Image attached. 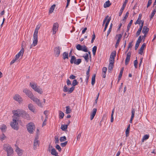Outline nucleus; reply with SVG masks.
<instances>
[{
	"label": "nucleus",
	"instance_id": "f257e3e1",
	"mask_svg": "<svg viewBox=\"0 0 156 156\" xmlns=\"http://www.w3.org/2000/svg\"><path fill=\"white\" fill-rule=\"evenodd\" d=\"M38 30H35L33 35V43L30 45V49L35 46L38 42Z\"/></svg>",
	"mask_w": 156,
	"mask_h": 156
},
{
	"label": "nucleus",
	"instance_id": "f03ea898",
	"mask_svg": "<svg viewBox=\"0 0 156 156\" xmlns=\"http://www.w3.org/2000/svg\"><path fill=\"white\" fill-rule=\"evenodd\" d=\"M3 149L7 152V156H11L13 154V150L11 146L8 144H4L3 146Z\"/></svg>",
	"mask_w": 156,
	"mask_h": 156
},
{
	"label": "nucleus",
	"instance_id": "7ed1b4c3",
	"mask_svg": "<svg viewBox=\"0 0 156 156\" xmlns=\"http://www.w3.org/2000/svg\"><path fill=\"white\" fill-rule=\"evenodd\" d=\"M30 85L31 87L36 92L40 94H42L43 91L41 88L38 86L37 84L34 83H30Z\"/></svg>",
	"mask_w": 156,
	"mask_h": 156
},
{
	"label": "nucleus",
	"instance_id": "20e7f679",
	"mask_svg": "<svg viewBox=\"0 0 156 156\" xmlns=\"http://www.w3.org/2000/svg\"><path fill=\"white\" fill-rule=\"evenodd\" d=\"M22 111L23 110L20 109L13 111L12 112L13 115L12 118L18 120L19 117L21 116Z\"/></svg>",
	"mask_w": 156,
	"mask_h": 156
},
{
	"label": "nucleus",
	"instance_id": "39448f33",
	"mask_svg": "<svg viewBox=\"0 0 156 156\" xmlns=\"http://www.w3.org/2000/svg\"><path fill=\"white\" fill-rule=\"evenodd\" d=\"M27 130L29 133L32 134L35 129V126L32 122H30L27 125Z\"/></svg>",
	"mask_w": 156,
	"mask_h": 156
},
{
	"label": "nucleus",
	"instance_id": "423d86ee",
	"mask_svg": "<svg viewBox=\"0 0 156 156\" xmlns=\"http://www.w3.org/2000/svg\"><path fill=\"white\" fill-rule=\"evenodd\" d=\"M18 119L12 118V121L10 123V125L14 129L17 130L19 129L18 124L17 122Z\"/></svg>",
	"mask_w": 156,
	"mask_h": 156
},
{
	"label": "nucleus",
	"instance_id": "0eeeda50",
	"mask_svg": "<svg viewBox=\"0 0 156 156\" xmlns=\"http://www.w3.org/2000/svg\"><path fill=\"white\" fill-rule=\"evenodd\" d=\"M30 99L38 106L41 107H43V105L41 102L40 100L36 97H35L34 95Z\"/></svg>",
	"mask_w": 156,
	"mask_h": 156
},
{
	"label": "nucleus",
	"instance_id": "6e6552de",
	"mask_svg": "<svg viewBox=\"0 0 156 156\" xmlns=\"http://www.w3.org/2000/svg\"><path fill=\"white\" fill-rule=\"evenodd\" d=\"M81 60L80 59H78L76 60L74 56L72 55L71 56L70 61L71 64L74 63L75 64L78 65L81 63Z\"/></svg>",
	"mask_w": 156,
	"mask_h": 156
},
{
	"label": "nucleus",
	"instance_id": "1a4fd4ad",
	"mask_svg": "<svg viewBox=\"0 0 156 156\" xmlns=\"http://www.w3.org/2000/svg\"><path fill=\"white\" fill-rule=\"evenodd\" d=\"M76 48L79 51H82L85 52L88 51L85 45L81 46L80 44H78L76 46Z\"/></svg>",
	"mask_w": 156,
	"mask_h": 156
},
{
	"label": "nucleus",
	"instance_id": "9d476101",
	"mask_svg": "<svg viewBox=\"0 0 156 156\" xmlns=\"http://www.w3.org/2000/svg\"><path fill=\"white\" fill-rule=\"evenodd\" d=\"M23 91L30 98L34 95L32 93L27 89L25 88L24 89Z\"/></svg>",
	"mask_w": 156,
	"mask_h": 156
},
{
	"label": "nucleus",
	"instance_id": "9b49d317",
	"mask_svg": "<svg viewBox=\"0 0 156 156\" xmlns=\"http://www.w3.org/2000/svg\"><path fill=\"white\" fill-rule=\"evenodd\" d=\"M61 49V48L59 46L56 47L54 50V54L55 56L58 57L60 55V50Z\"/></svg>",
	"mask_w": 156,
	"mask_h": 156
},
{
	"label": "nucleus",
	"instance_id": "f8f14e48",
	"mask_svg": "<svg viewBox=\"0 0 156 156\" xmlns=\"http://www.w3.org/2000/svg\"><path fill=\"white\" fill-rule=\"evenodd\" d=\"M21 48V49L20 51L16 55L15 58L17 60L19 58V57L20 56H23V54L24 47L23 46V44H22Z\"/></svg>",
	"mask_w": 156,
	"mask_h": 156
},
{
	"label": "nucleus",
	"instance_id": "ddd939ff",
	"mask_svg": "<svg viewBox=\"0 0 156 156\" xmlns=\"http://www.w3.org/2000/svg\"><path fill=\"white\" fill-rule=\"evenodd\" d=\"M38 137L37 136H36L34 139V149L35 150L37 147L39 146V141L38 140Z\"/></svg>",
	"mask_w": 156,
	"mask_h": 156
},
{
	"label": "nucleus",
	"instance_id": "4468645a",
	"mask_svg": "<svg viewBox=\"0 0 156 156\" xmlns=\"http://www.w3.org/2000/svg\"><path fill=\"white\" fill-rule=\"evenodd\" d=\"M58 24L56 23L54 24L53 26V34H55L58 30Z\"/></svg>",
	"mask_w": 156,
	"mask_h": 156
},
{
	"label": "nucleus",
	"instance_id": "2eb2a0df",
	"mask_svg": "<svg viewBox=\"0 0 156 156\" xmlns=\"http://www.w3.org/2000/svg\"><path fill=\"white\" fill-rule=\"evenodd\" d=\"M122 35L121 34H119L116 36V38L117 39V41L115 44V47L117 48L119 44L120 41L121 39Z\"/></svg>",
	"mask_w": 156,
	"mask_h": 156
},
{
	"label": "nucleus",
	"instance_id": "dca6fc26",
	"mask_svg": "<svg viewBox=\"0 0 156 156\" xmlns=\"http://www.w3.org/2000/svg\"><path fill=\"white\" fill-rule=\"evenodd\" d=\"M13 98L15 100L19 102H21L23 100L19 94L15 95L14 97Z\"/></svg>",
	"mask_w": 156,
	"mask_h": 156
},
{
	"label": "nucleus",
	"instance_id": "f3484780",
	"mask_svg": "<svg viewBox=\"0 0 156 156\" xmlns=\"http://www.w3.org/2000/svg\"><path fill=\"white\" fill-rule=\"evenodd\" d=\"M116 55V52L114 51L112 52L110 56L109 61L114 62L115 57Z\"/></svg>",
	"mask_w": 156,
	"mask_h": 156
},
{
	"label": "nucleus",
	"instance_id": "a211bd4d",
	"mask_svg": "<svg viewBox=\"0 0 156 156\" xmlns=\"http://www.w3.org/2000/svg\"><path fill=\"white\" fill-rule=\"evenodd\" d=\"M21 116L25 119H29L30 118L29 115L23 110L22 111Z\"/></svg>",
	"mask_w": 156,
	"mask_h": 156
},
{
	"label": "nucleus",
	"instance_id": "6ab92c4d",
	"mask_svg": "<svg viewBox=\"0 0 156 156\" xmlns=\"http://www.w3.org/2000/svg\"><path fill=\"white\" fill-rule=\"evenodd\" d=\"M16 151L18 155L19 156H21L22 155L23 152V150L21 149L18 147H16Z\"/></svg>",
	"mask_w": 156,
	"mask_h": 156
},
{
	"label": "nucleus",
	"instance_id": "aec40b11",
	"mask_svg": "<svg viewBox=\"0 0 156 156\" xmlns=\"http://www.w3.org/2000/svg\"><path fill=\"white\" fill-rule=\"evenodd\" d=\"M97 111V109L96 108H94L92 112H91L90 114V120H92L94 116H95L96 112Z\"/></svg>",
	"mask_w": 156,
	"mask_h": 156
},
{
	"label": "nucleus",
	"instance_id": "412c9836",
	"mask_svg": "<svg viewBox=\"0 0 156 156\" xmlns=\"http://www.w3.org/2000/svg\"><path fill=\"white\" fill-rule=\"evenodd\" d=\"M131 55V54L129 52H128V53L127 54L126 57L125 61L126 65H127L128 64V62L130 60Z\"/></svg>",
	"mask_w": 156,
	"mask_h": 156
},
{
	"label": "nucleus",
	"instance_id": "4be33fe9",
	"mask_svg": "<svg viewBox=\"0 0 156 156\" xmlns=\"http://www.w3.org/2000/svg\"><path fill=\"white\" fill-rule=\"evenodd\" d=\"M28 108L30 110L34 113L35 112V108L32 104H29L28 105Z\"/></svg>",
	"mask_w": 156,
	"mask_h": 156
},
{
	"label": "nucleus",
	"instance_id": "5701e85b",
	"mask_svg": "<svg viewBox=\"0 0 156 156\" xmlns=\"http://www.w3.org/2000/svg\"><path fill=\"white\" fill-rule=\"evenodd\" d=\"M146 46V44L144 43L141 46L139 51V54L142 55L144 49Z\"/></svg>",
	"mask_w": 156,
	"mask_h": 156
},
{
	"label": "nucleus",
	"instance_id": "b1692460",
	"mask_svg": "<svg viewBox=\"0 0 156 156\" xmlns=\"http://www.w3.org/2000/svg\"><path fill=\"white\" fill-rule=\"evenodd\" d=\"M114 63V62H111L109 61V64L108 67V70L109 72L112 69L113 67V64Z\"/></svg>",
	"mask_w": 156,
	"mask_h": 156
},
{
	"label": "nucleus",
	"instance_id": "393cba45",
	"mask_svg": "<svg viewBox=\"0 0 156 156\" xmlns=\"http://www.w3.org/2000/svg\"><path fill=\"white\" fill-rule=\"evenodd\" d=\"M51 154L55 156H58V153L54 148H52L51 149Z\"/></svg>",
	"mask_w": 156,
	"mask_h": 156
},
{
	"label": "nucleus",
	"instance_id": "a878e982",
	"mask_svg": "<svg viewBox=\"0 0 156 156\" xmlns=\"http://www.w3.org/2000/svg\"><path fill=\"white\" fill-rule=\"evenodd\" d=\"M149 31V29L146 26H144L142 31V33L144 34H147Z\"/></svg>",
	"mask_w": 156,
	"mask_h": 156
},
{
	"label": "nucleus",
	"instance_id": "bb28decb",
	"mask_svg": "<svg viewBox=\"0 0 156 156\" xmlns=\"http://www.w3.org/2000/svg\"><path fill=\"white\" fill-rule=\"evenodd\" d=\"M0 129L2 132H5L6 131L7 127L5 125L3 124L1 126Z\"/></svg>",
	"mask_w": 156,
	"mask_h": 156
},
{
	"label": "nucleus",
	"instance_id": "cd10ccee",
	"mask_svg": "<svg viewBox=\"0 0 156 156\" xmlns=\"http://www.w3.org/2000/svg\"><path fill=\"white\" fill-rule=\"evenodd\" d=\"M111 20V18L109 17L108 19L107 20L105 23V27L104 30V31L105 32L106 30V29L108 26V24Z\"/></svg>",
	"mask_w": 156,
	"mask_h": 156
},
{
	"label": "nucleus",
	"instance_id": "c85d7f7f",
	"mask_svg": "<svg viewBox=\"0 0 156 156\" xmlns=\"http://www.w3.org/2000/svg\"><path fill=\"white\" fill-rule=\"evenodd\" d=\"M111 5V3H110V1L108 0L104 3V6L105 8H106L109 7Z\"/></svg>",
	"mask_w": 156,
	"mask_h": 156
},
{
	"label": "nucleus",
	"instance_id": "c756f323",
	"mask_svg": "<svg viewBox=\"0 0 156 156\" xmlns=\"http://www.w3.org/2000/svg\"><path fill=\"white\" fill-rule=\"evenodd\" d=\"M55 6V5L54 4L51 7L49 11V12L50 13H52L53 12Z\"/></svg>",
	"mask_w": 156,
	"mask_h": 156
},
{
	"label": "nucleus",
	"instance_id": "7c9ffc66",
	"mask_svg": "<svg viewBox=\"0 0 156 156\" xmlns=\"http://www.w3.org/2000/svg\"><path fill=\"white\" fill-rule=\"evenodd\" d=\"M68 125H62L61 126V129L63 131H65L67 129Z\"/></svg>",
	"mask_w": 156,
	"mask_h": 156
},
{
	"label": "nucleus",
	"instance_id": "2f4dec72",
	"mask_svg": "<svg viewBox=\"0 0 156 156\" xmlns=\"http://www.w3.org/2000/svg\"><path fill=\"white\" fill-rule=\"evenodd\" d=\"M68 54L66 52H64L63 54V58L64 59L68 58Z\"/></svg>",
	"mask_w": 156,
	"mask_h": 156
},
{
	"label": "nucleus",
	"instance_id": "473e14b6",
	"mask_svg": "<svg viewBox=\"0 0 156 156\" xmlns=\"http://www.w3.org/2000/svg\"><path fill=\"white\" fill-rule=\"evenodd\" d=\"M95 74H94L92 78L91 84L92 85H94L95 82Z\"/></svg>",
	"mask_w": 156,
	"mask_h": 156
},
{
	"label": "nucleus",
	"instance_id": "72a5a7b5",
	"mask_svg": "<svg viewBox=\"0 0 156 156\" xmlns=\"http://www.w3.org/2000/svg\"><path fill=\"white\" fill-rule=\"evenodd\" d=\"M66 114H68L71 112V110L70 108V107L69 106H66Z\"/></svg>",
	"mask_w": 156,
	"mask_h": 156
},
{
	"label": "nucleus",
	"instance_id": "f704fd0d",
	"mask_svg": "<svg viewBox=\"0 0 156 156\" xmlns=\"http://www.w3.org/2000/svg\"><path fill=\"white\" fill-rule=\"evenodd\" d=\"M97 47L96 46H94L92 48L93 54L94 56L95 55L96 52V51L97 50Z\"/></svg>",
	"mask_w": 156,
	"mask_h": 156
},
{
	"label": "nucleus",
	"instance_id": "c9c22d12",
	"mask_svg": "<svg viewBox=\"0 0 156 156\" xmlns=\"http://www.w3.org/2000/svg\"><path fill=\"white\" fill-rule=\"evenodd\" d=\"M149 137V135L146 134L143 137L142 140V142H144V140H146L148 139Z\"/></svg>",
	"mask_w": 156,
	"mask_h": 156
},
{
	"label": "nucleus",
	"instance_id": "e433bc0d",
	"mask_svg": "<svg viewBox=\"0 0 156 156\" xmlns=\"http://www.w3.org/2000/svg\"><path fill=\"white\" fill-rule=\"evenodd\" d=\"M112 24L111 23V24H110L109 29L107 32V37L108 36V35L110 34V33L111 32V31L112 29Z\"/></svg>",
	"mask_w": 156,
	"mask_h": 156
},
{
	"label": "nucleus",
	"instance_id": "4c0bfd02",
	"mask_svg": "<svg viewBox=\"0 0 156 156\" xmlns=\"http://www.w3.org/2000/svg\"><path fill=\"white\" fill-rule=\"evenodd\" d=\"M123 68H122L119 74V78H118V80H120L121 79V78L122 77V74L123 73Z\"/></svg>",
	"mask_w": 156,
	"mask_h": 156
},
{
	"label": "nucleus",
	"instance_id": "58836bf2",
	"mask_svg": "<svg viewBox=\"0 0 156 156\" xmlns=\"http://www.w3.org/2000/svg\"><path fill=\"white\" fill-rule=\"evenodd\" d=\"M132 22H133V20H131L130 21L129 23L128 24V25L127 26V31H128L129 30L130 27V26H131V25L132 23Z\"/></svg>",
	"mask_w": 156,
	"mask_h": 156
},
{
	"label": "nucleus",
	"instance_id": "ea45409f",
	"mask_svg": "<svg viewBox=\"0 0 156 156\" xmlns=\"http://www.w3.org/2000/svg\"><path fill=\"white\" fill-rule=\"evenodd\" d=\"M135 110L134 108H132V110H131V118L133 119V118L134 116L135 115Z\"/></svg>",
	"mask_w": 156,
	"mask_h": 156
},
{
	"label": "nucleus",
	"instance_id": "a19ab883",
	"mask_svg": "<svg viewBox=\"0 0 156 156\" xmlns=\"http://www.w3.org/2000/svg\"><path fill=\"white\" fill-rule=\"evenodd\" d=\"M59 118L62 119L63 118L64 116V113L61 111H59Z\"/></svg>",
	"mask_w": 156,
	"mask_h": 156
},
{
	"label": "nucleus",
	"instance_id": "79ce46f5",
	"mask_svg": "<svg viewBox=\"0 0 156 156\" xmlns=\"http://www.w3.org/2000/svg\"><path fill=\"white\" fill-rule=\"evenodd\" d=\"M60 142H63L66 140V138L65 136L61 137L59 139Z\"/></svg>",
	"mask_w": 156,
	"mask_h": 156
},
{
	"label": "nucleus",
	"instance_id": "37998d69",
	"mask_svg": "<svg viewBox=\"0 0 156 156\" xmlns=\"http://www.w3.org/2000/svg\"><path fill=\"white\" fill-rule=\"evenodd\" d=\"M78 83V82H77L76 80H74L72 82V85L74 87V86L77 85Z\"/></svg>",
	"mask_w": 156,
	"mask_h": 156
},
{
	"label": "nucleus",
	"instance_id": "c03bdc74",
	"mask_svg": "<svg viewBox=\"0 0 156 156\" xmlns=\"http://www.w3.org/2000/svg\"><path fill=\"white\" fill-rule=\"evenodd\" d=\"M6 138V136L4 134H2L0 136V139L1 141H3Z\"/></svg>",
	"mask_w": 156,
	"mask_h": 156
},
{
	"label": "nucleus",
	"instance_id": "a18cd8bd",
	"mask_svg": "<svg viewBox=\"0 0 156 156\" xmlns=\"http://www.w3.org/2000/svg\"><path fill=\"white\" fill-rule=\"evenodd\" d=\"M75 87L73 86L72 87L70 88L69 89L68 92L69 93H71L74 89Z\"/></svg>",
	"mask_w": 156,
	"mask_h": 156
},
{
	"label": "nucleus",
	"instance_id": "49530a36",
	"mask_svg": "<svg viewBox=\"0 0 156 156\" xmlns=\"http://www.w3.org/2000/svg\"><path fill=\"white\" fill-rule=\"evenodd\" d=\"M109 18V16H107L105 17V19L104 20H103V24H102V26H104V25L105 23V22H107V20Z\"/></svg>",
	"mask_w": 156,
	"mask_h": 156
},
{
	"label": "nucleus",
	"instance_id": "de8ad7c7",
	"mask_svg": "<svg viewBox=\"0 0 156 156\" xmlns=\"http://www.w3.org/2000/svg\"><path fill=\"white\" fill-rule=\"evenodd\" d=\"M129 14V13L128 12H127L126 13V15L125 16H124V18L123 20V21H124V22H125L126 19H127V17L128 16Z\"/></svg>",
	"mask_w": 156,
	"mask_h": 156
},
{
	"label": "nucleus",
	"instance_id": "09e8293b",
	"mask_svg": "<svg viewBox=\"0 0 156 156\" xmlns=\"http://www.w3.org/2000/svg\"><path fill=\"white\" fill-rule=\"evenodd\" d=\"M137 64H138L137 60V59H136L134 62V66L136 68H137Z\"/></svg>",
	"mask_w": 156,
	"mask_h": 156
},
{
	"label": "nucleus",
	"instance_id": "8fccbe9b",
	"mask_svg": "<svg viewBox=\"0 0 156 156\" xmlns=\"http://www.w3.org/2000/svg\"><path fill=\"white\" fill-rule=\"evenodd\" d=\"M142 29L139 28L136 33V36L137 37L140 34Z\"/></svg>",
	"mask_w": 156,
	"mask_h": 156
},
{
	"label": "nucleus",
	"instance_id": "3c124183",
	"mask_svg": "<svg viewBox=\"0 0 156 156\" xmlns=\"http://www.w3.org/2000/svg\"><path fill=\"white\" fill-rule=\"evenodd\" d=\"M55 148L58 151H61L62 149L60 146L58 145L57 144L55 146Z\"/></svg>",
	"mask_w": 156,
	"mask_h": 156
},
{
	"label": "nucleus",
	"instance_id": "603ef678",
	"mask_svg": "<svg viewBox=\"0 0 156 156\" xmlns=\"http://www.w3.org/2000/svg\"><path fill=\"white\" fill-rule=\"evenodd\" d=\"M95 38V35L94 34H94L92 35V39L91 40V43H92L94 42V41Z\"/></svg>",
	"mask_w": 156,
	"mask_h": 156
},
{
	"label": "nucleus",
	"instance_id": "864d4df0",
	"mask_svg": "<svg viewBox=\"0 0 156 156\" xmlns=\"http://www.w3.org/2000/svg\"><path fill=\"white\" fill-rule=\"evenodd\" d=\"M144 21L141 20V19H140V20H137L136 21L135 23V24H140V23H141V21Z\"/></svg>",
	"mask_w": 156,
	"mask_h": 156
},
{
	"label": "nucleus",
	"instance_id": "5fc2aeb1",
	"mask_svg": "<svg viewBox=\"0 0 156 156\" xmlns=\"http://www.w3.org/2000/svg\"><path fill=\"white\" fill-rule=\"evenodd\" d=\"M68 90L69 89H68L67 87L66 86H64L63 88V91L65 92H68Z\"/></svg>",
	"mask_w": 156,
	"mask_h": 156
},
{
	"label": "nucleus",
	"instance_id": "6e6d98bb",
	"mask_svg": "<svg viewBox=\"0 0 156 156\" xmlns=\"http://www.w3.org/2000/svg\"><path fill=\"white\" fill-rule=\"evenodd\" d=\"M107 70V68L106 67H104L102 69V73H106Z\"/></svg>",
	"mask_w": 156,
	"mask_h": 156
},
{
	"label": "nucleus",
	"instance_id": "4d7b16f0",
	"mask_svg": "<svg viewBox=\"0 0 156 156\" xmlns=\"http://www.w3.org/2000/svg\"><path fill=\"white\" fill-rule=\"evenodd\" d=\"M83 57L86 61L88 59V55L87 53H86Z\"/></svg>",
	"mask_w": 156,
	"mask_h": 156
},
{
	"label": "nucleus",
	"instance_id": "13d9d810",
	"mask_svg": "<svg viewBox=\"0 0 156 156\" xmlns=\"http://www.w3.org/2000/svg\"><path fill=\"white\" fill-rule=\"evenodd\" d=\"M67 141H66L64 143H61V145L62 147H64L67 144Z\"/></svg>",
	"mask_w": 156,
	"mask_h": 156
},
{
	"label": "nucleus",
	"instance_id": "bf43d9fd",
	"mask_svg": "<svg viewBox=\"0 0 156 156\" xmlns=\"http://www.w3.org/2000/svg\"><path fill=\"white\" fill-rule=\"evenodd\" d=\"M129 129H126V136L127 137L129 135Z\"/></svg>",
	"mask_w": 156,
	"mask_h": 156
},
{
	"label": "nucleus",
	"instance_id": "052dcab7",
	"mask_svg": "<svg viewBox=\"0 0 156 156\" xmlns=\"http://www.w3.org/2000/svg\"><path fill=\"white\" fill-rule=\"evenodd\" d=\"M55 143L56 144L58 143L59 142L58 138V137L55 136Z\"/></svg>",
	"mask_w": 156,
	"mask_h": 156
},
{
	"label": "nucleus",
	"instance_id": "680f3d73",
	"mask_svg": "<svg viewBox=\"0 0 156 156\" xmlns=\"http://www.w3.org/2000/svg\"><path fill=\"white\" fill-rule=\"evenodd\" d=\"M152 0H148L147 5V7H148L149 6H150L151 5V4L152 3Z\"/></svg>",
	"mask_w": 156,
	"mask_h": 156
},
{
	"label": "nucleus",
	"instance_id": "e2e57ef3",
	"mask_svg": "<svg viewBox=\"0 0 156 156\" xmlns=\"http://www.w3.org/2000/svg\"><path fill=\"white\" fill-rule=\"evenodd\" d=\"M76 77L75 76L72 75H70L69 78L70 79L73 80L74 79L76 78Z\"/></svg>",
	"mask_w": 156,
	"mask_h": 156
},
{
	"label": "nucleus",
	"instance_id": "0e129e2a",
	"mask_svg": "<svg viewBox=\"0 0 156 156\" xmlns=\"http://www.w3.org/2000/svg\"><path fill=\"white\" fill-rule=\"evenodd\" d=\"M144 21H141V23H140V24H139L140 25V27L139 28L142 29L144 25Z\"/></svg>",
	"mask_w": 156,
	"mask_h": 156
},
{
	"label": "nucleus",
	"instance_id": "69168bd1",
	"mask_svg": "<svg viewBox=\"0 0 156 156\" xmlns=\"http://www.w3.org/2000/svg\"><path fill=\"white\" fill-rule=\"evenodd\" d=\"M67 84L68 86L71 84V82L70 80L69 79H67Z\"/></svg>",
	"mask_w": 156,
	"mask_h": 156
},
{
	"label": "nucleus",
	"instance_id": "338daca9",
	"mask_svg": "<svg viewBox=\"0 0 156 156\" xmlns=\"http://www.w3.org/2000/svg\"><path fill=\"white\" fill-rule=\"evenodd\" d=\"M133 42L132 41L131 42H130L129 43V44H128V48H131L132 46V43Z\"/></svg>",
	"mask_w": 156,
	"mask_h": 156
},
{
	"label": "nucleus",
	"instance_id": "774afa93",
	"mask_svg": "<svg viewBox=\"0 0 156 156\" xmlns=\"http://www.w3.org/2000/svg\"><path fill=\"white\" fill-rule=\"evenodd\" d=\"M81 137V133H79L77 136V140H79Z\"/></svg>",
	"mask_w": 156,
	"mask_h": 156
}]
</instances>
